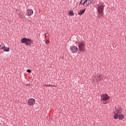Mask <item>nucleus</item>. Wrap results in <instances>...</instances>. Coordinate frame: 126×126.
Segmentation results:
<instances>
[{"label":"nucleus","instance_id":"aec40b11","mask_svg":"<svg viewBox=\"0 0 126 126\" xmlns=\"http://www.w3.org/2000/svg\"><path fill=\"white\" fill-rule=\"evenodd\" d=\"M50 34H49V33H46L45 34H44V36H45V37H49V35Z\"/></svg>","mask_w":126,"mask_h":126},{"label":"nucleus","instance_id":"39448f33","mask_svg":"<svg viewBox=\"0 0 126 126\" xmlns=\"http://www.w3.org/2000/svg\"><path fill=\"white\" fill-rule=\"evenodd\" d=\"M70 51L72 53V54H75V53H77L78 51V48L74 45L70 46Z\"/></svg>","mask_w":126,"mask_h":126},{"label":"nucleus","instance_id":"412c9836","mask_svg":"<svg viewBox=\"0 0 126 126\" xmlns=\"http://www.w3.org/2000/svg\"><path fill=\"white\" fill-rule=\"evenodd\" d=\"M45 86L46 87H51V86H52V85H50V84H49V85H45Z\"/></svg>","mask_w":126,"mask_h":126},{"label":"nucleus","instance_id":"a211bd4d","mask_svg":"<svg viewBox=\"0 0 126 126\" xmlns=\"http://www.w3.org/2000/svg\"><path fill=\"white\" fill-rule=\"evenodd\" d=\"M93 1H94V0H88V4L89 5V4H91V3H92V2H93Z\"/></svg>","mask_w":126,"mask_h":126},{"label":"nucleus","instance_id":"9d476101","mask_svg":"<svg viewBox=\"0 0 126 126\" xmlns=\"http://www.w3.org/2000/svg\"><path fill=\"white\" fill-rule=\"evenodd\" d=\"M28 40V38H27L26 37H24V38H22L21 39L22 44H24L25 43V44H26Z\"/></svg>","mask_w":126,"mask_h":126},{"label":"nucleus","instance_id":"423d86ee","mask_svg":"<svg viewBox=\"0 0 126 126\" xmlns=\"http://www.w3.org/2000/svg\"><path fill=\"white\" fill-rule=\"evenodd\" d=\"M35 103V99L34 98H30L28 101V105L29 106H34Z\"/></svg>","mask_w":126,"mask_h":126},{"label":"nucleus","instance_id":"6ab92c4d","mask_svg":"<svg viewBox=\"0 0 126 126\" xmlns=\"http://www.w3.org/2000/svg\"><path fill=\"white\" fill-rule=\"evenodd\" d=\"M45 44H46L47 45L50 44V41L48 40H45Z\"/></svg>","mask_w":126,"mask_h":126},{"label":"nucleus","instance_id":"1a4fd4ad","mask_svg":"<svg viewBox=\"0 0 126 126\" xmlns=\"http://www.w3.org/2000/svg\"><path fill=\"white\" fill-rule=\"evenodd\" d=\"M83 1H84L83 3V5L84 6V7H86L89 5L88 4V0H83Z\"/></svg>","mask_w":126,"mask_h":126},{"label":"nucleus","instance_id":"b1692460","mask_svg":"<svg viewBox=\"0 0 126 126\" xmlns=\"http://www.w3.org/2000/svg\"><path fill=\"white\" fill-rule=\"evenodd\" d=\"M56 87L55 85H51V87Z\"/></svg>","mask_w":126,"mask_h":126},{"label":"nucleus","instance_id":"7ed1b4c3","mask_svg":"<svg viewBox=\"0 0 126 126\" xmlns=\"http://www.w3.org/2000/svg\"><path fill=\"white\" fill-rule=\"evenodd\" d=\"M78 51L80 52H86V47L85 46V42H79L78 45Z\"/></svg>","mask_w":126,"mask_h":126},{"label":"nucleus","instance_id":"dca6fc26","mask_svg":"<svg viewBox=\"0 0 126 126\" xmlns=\"http://www.w3.org/2000/svg\"><path fill=\"white\" fill-rule=\"evenodd\" d=\"M122 111V108H119L118 110H117L116 114H121Z\"/></svg>","mask_w":126,"mask_h":126},{"label":"nucleus","instance_id":"9b49d317","mask_svg":"<svg viewBox=\"0 0 126 126\" xmlns=\"http://www.w3.org/2000/svg\"><path fill=\"white\" fill-rule=\"evenodd\" d=\"M124 118H125V116L123 114H120L118 115V119L119 120H123Z\"/></svg>","mask_w":126,"mask_h":126},{"label":"nucleus","instance_id":"f3484780","mask_svg":"<svg viewBox=\"0 0 126 126\" xmlns=\"http://www.w3.org/2000/svg\"><path fill=\"white\" fill-rule=\"evenodd\" d=\"M118 118H119V114L116 113V114L114 115V119H115V120H117Z\"/></svg>","mask_w":126,"mask_h":126},{"label":"nucleus","instance_id":"f8f14e48","mask_svg":"<svg viewBox=\"0 0 126 126\" xmlns=\"http://www.w3.org/2000/svg\"><path fill=\"white\" fill-rule=\"evenodd\" d=\"M86 9H84V10H80L79 12L78 13V15H82L85 12Z\"/></svg>","mask_w":126,"mask_h":126},{"label":"nucleus","instance_id":"ddd939ff","mask_svg":"<svg viewBox=\"0 0 126 126\" xmlns=\"http://www.w3.org/2000/svg\"><path fill=\"white\" fill-rule=\"evenodd\" d=\"M68 14L70 16H73V15H74V12H73L72 10H70L68 12Z\"/></svg>","mask_w":126,"mask_h":126},{"label":"nucleus","instance_id":"6e6552de","mask_svg":"<svg viewBox=\"0 0 126 126\" xmlns=\"http://www.w3.org/2000/svg\"><path fill=\"white\" fill-rule=\"evenodd\" d=\"M32 44H33V40L30 38H28L26 45H27V46H31Z\"/></svg>","mask_w":126,"mask_h":126},{"label":"nucleus","instance_id":"2eb2a0df","mask_svg":"<svg viewBox=\"0 0 126 126\" xmlns=\"http://www.w3.org/2000/svg\"><path fill=\"white\" fill-rule=\"evenodd\" d=\"M5 47V45H4L3 44H0V50H3Z\"/></svg>","mask_w":126,"mask_h":126},{"label":"nucleus","instance_id":"4be33fe9","mask_svg":"<svg viewBox=\"0 0 126 126\" xmlns=\"http://www.w3.org/2000/svg\"><path fill=\"white\" fill-rule=\"evenodd\" d=\"M27 72H29L30 73H31V70L28 69L27 70Z\"/></svg>","mask_w":126,"mask_h":126},{"label":"nucleus","instance_id":"20e7f679","mask_svg":"<svg viewBox=\"0 0 126 126\" xmlns=\"http://www.w3.org/2000/svg\"><path fill=\"white\" fill-rule=\"evenodd\" d=\"M95 78L97 82H101V81H103V80H104L103 75L101 74L95 76Z\"/></svg>","mask_w":126,"mask_h":126},{"label":"nucleus","instance_id":"5701e85b","mask_svg":"<svg viewBox=\"0 0 126 126\" xmlns=\"http://www.w3.org/2000/svg\"><path fill=\"white\" fill-rule=\"evenodd\" d=\"M82 1H83V0H81V1L80 2L79 5H80V4H81V3H82Z\"/></svg>","mask_w":126,"mask_h":126},{"label":"nucleus","instance_id":"f03ea898","mask_svg":"<svg viewBox=\"0 0 126 126\" xmlns=\"http://www.w3.org/2000/svg\"><path fill=\"white\" fill-rule=\"evenodd\" d=\"M110 99V96L107 94H103L101 95L100 96V99L102 102H103V103L104 105H106L107 104V101L108 100Z\"/></svg>","mask_w":126,"mask_h":126},{"label":"nucleus","instance_id":"393cba45","mask_svg":"<svg viewBox=\"0 0 126 126\" xmlns=\"http://www.w3.org/2000/svg\"><path fill=\"white\" fill-rule=\"evenodd\" d=\"M27 85H28V84H27Z\"/></svg>","mask_w":126,"mask_h":126},{"label":"nucleus","instance_id":"4468645a","mask_svg":"<svg viewBox=\"0 0 126 126\" xmlns=\"http://www.w3.org/2000/svg\"><path fill=\"white\" fill-rule=\"evenodd\" d=\"M3 51H4V52H9L10 51L9 47L5 46V47L3 49Z\"/></svg>","mask_w":126,"mask_h":126},{"label":"nucleus","instance_id":"0eeeda50","mask_svg":"<svg viewBox=\"0 0 126 126\" xmlns=\"http://www.w3.org/2000/svg\"><path fill=\"white\" fill-rule=\"evenodd\" d=\"M33 13H34V11L33 10L31 9H29L27 10V13L26 14L28 15V16H31L32 15H33Z\"/></svg>","mask_w":126,"mask_h":126},{"label":"nucleus","instance_id":"f257e3e1","mask_svg":"<svg viewBox=\"0 0 126 126\" xmlns=\"http://www.w3.org/2000/svg\"><path fill=\"white\" fill-rule=\"evenodd\" d=\"M96 7L98 16L101 18V17L104 15V5L103 4H97Z\"/></svg>","mask_w":126,"mask_h":126}]
</instances>
